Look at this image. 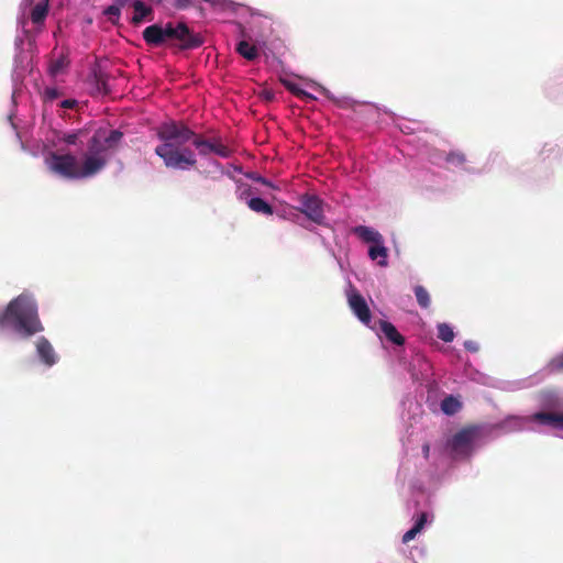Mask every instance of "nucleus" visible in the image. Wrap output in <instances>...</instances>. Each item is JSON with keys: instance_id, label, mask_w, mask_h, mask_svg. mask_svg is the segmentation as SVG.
<instances>
[{"instance_id": "bb28decb", "label": "nucleus", "mask_w": 563, "mask_h": 563, "mask_svg": "<svg viewBox=\"0 0 563 563\" xmlns=\"http://www.w3.org/2000/svg\"><path fill=\"white\" fill-rule=\"evenodd\" d=\"M212 153L222 158H228L231 156L232 151L228 145L223 144L222 142L216 141L213 142Z\"/></svg>"}, {"instance_id": "9b49d317", "label": "nucleus", "mask_w": 563, "mask_h": 563, "mask_svg": "<svg viewBox=\"0 0 563 563\" xmlns=\"http://www.w3.org/2000/svg\"><path fill=\"white\" fill-rule=\"evenodd\" d=\"M533 420L556 429H563V413L541 411L533 415Z\"/></svg>"}, {"instance_id": "5701e85b", "label": "nucleus", "mask_w": 563, "mask_h": 563, "mask_svg": "<svg viewBox=\"0 0 563 563\" xmlns=\"http://www.w3.org/2000/svg\"><path fill=\"white\" fill-rule=\"evenodd\" d=\"M67 65H68V60L66 59V57L60 56L57 59H54L49 63L48 74L52 77H56L65 69V67Z\"/></svg>"}, {"instance_id": "c9c22d12", "label": "nucleus", "mask_w": 563, "mask_h": 563, "mask_svg": "<svg viewBox=\"0 0 563 563\" xmlns=\"http://www.w3.org/2000/svg\"><path fill=\"white\" fill-rule=\"evenodd\" d=\"M120 8L124 7L130 0H113Z\"/></svg>"}, {"instance_id": "473e14b6", "label": "nucleus", "mask_w": 563, "mask_h": 563, "mask_svg": "<svg viewBox=\"0 0 563 563\" xmlns=\"http://www.w3.org/2000/svg\"><path fill=\"white\" fill-rule=\"evenodd\" d=\"M76 106L77 101L75 99H66L60 103V107L64 109H74Z\"/></svg>"}, {"instance_id": "423d86ee", "label": "nucleus", "mask_w": 563, "mask_h": 563, "mask_svg": "<svg viewBox=\"0 0 563 563\" xmlns=\"http://www.w3.org/2000/svg\"><path fill=\"white\" fill-rule=\"evenodd\" d=\"M301 212L307 216L312 222L322 224L324 221L323 202L316 195H302L300 198Z\"/></svg>"}, {"instance_id": "aec40b11", "label": "nucleus", "mask_w": 563, "mask_h": 563, "mask_svg": "<svg viewBox=\"0 0 563 563\" xmlns=\"http://www.w3.org/2000/svg\"><path fill=\"white\" fill-rule=\"evenodd\" d=\"M413 291H415V296H416L418 305L423 309L429 308L430 303H431V298H430L429 291L421 285H417L413 288Z\"/></svg>"}, {"instance_id": "1a4fd4ad", "label": "nucleus", "mask_w": 563, "mask_h": 563, "mask_svg": "<svg viewBox=\"0 0 563 563\" xmlns=\"http://www.w3.org/2000/svg\"><path fill=\"white\" fill-rule=\"evenodd\" d=\"M36 352L41 361L47 365L53 366L57 362V355L51 342L45 338L41 336L36 342Z\"/></svg>"}, {"instance_id": "2f4dec72", "label": "nucleus", "mask_w": 563, "mask_h": 563, "mask_svg": "<svg viewBox=\"0 0 563 563\" xmlns=\"http://www.w3.org/2000/svg\"><path fill=\"white\" fill-rule=\"evenodd\" d=\"M418 534L417 530L411 528L409 529L404 536H402V542L408 543L409 541L413 540L416 536Z\"/></svg>"}, {"instance_id": "72a5a7b5", "label": "nucleus", "mask_w": 563, "mask_h": 563, "mask_svg": "<svg viewBox=\"0 0 563 563\" xmlns=\"http://www.w3.org/2000/svg\"><path fill=\"white\" fill-rule=\"evenodd\" d=\"M175 8L178 10L187 9L190 5L189 0H175Z\"/></svg>"}, {"instance_id": "c85d7f7f", "label": "nucleus", "mask_w": 563, "mask_h": 563, "mask_svg": "<svg viewBox=\"0 0 563 563\" xmlns=\"http://www.w3.org/2000/svg\"><path fill=\"white\" fill-rule=\"evenodd\" d=\"M548 367L550 373H563V353L553 357Z\"/></svg>"}, {"instance_id": "6e6552de", "label": "nucleus", "mask_w": 563, "mask_h": 563, "mask_svg": "<svg viewBox=\"0 0 563 563\" xmlns=\"http://www.w3.org/2000/svg\"><path fill=\"white\" fill-rule=\"evenodd\" d=\"M478 435V429L475 427H467L456 432L451 439V449L455 452H462L472 445Z\"/></svg>"}, {"instance_id": "7ed1b4c3", "label": "nucleus", "mask_w": 563, "mask_h": 563, "mask_svg": "<svg viewBox=\"0 0 563 563\" xmlns=\"http://www.w3.org/2000/svg\"><path fill=\"white\" fill-rule=\"evenodd\" d=\"M143 38L148 45L158 47L167 43L179 51L195 49L203 44L202 36L190 30L184 22L177 24L168 22L165 26L152 24L144 29Z\"/></svg>"}, {"instance_id": "4be33fe9", "label": "nucleus", "mask_w": 563, "mask_h": 563, "mask_svg": "<svg viewBox=\"0 0 563 563\" xmlns=\"http://www.w3.org/2000/svg\"><path fill=\"white\" fill-rule=\"evenodd\" d=\"M466 161L465 154L459 151H451L445 156V162L455 167L464 166Z\"/></svg>"}, {"instance_id": "a878e982", "label": "nucleus", "mask_w": 563, "mask_h": 563, "mask_svg": "<svg viewBox=\"0 0 563 563\" xmlns=\"http://www.w3.org/2000/svg\"><path fill=\"white\" fill-rule=\"evenodd\" d=\"M85 133V129H79L74 132L63 134V136L59 140L66 144L75 145L78 139L81 137Z\"/></svg>"}, {"instance_id": "412c9836", "label": "nucleus", "mask_w": 563, "mask_h": 563, "mask_svg": "<svg viewBox=\"0 0 563 563\" xmlns=\"http://www.w3.org/2000/svg\"><path fill=\"white\" fill-rule=\"evenodd\" d=\"M284 85L292 95H295L296 97H298L300 99H303V100H314L316 99L311 93L301 89L300 86L296 82L285 81Z\"/></svg>"}, {"instance_id": "f8f14e48", "label": "nucleus", "mask_w": 563, "mask_h": 563, "mask_svg": "<svg viewBox=\"0 0 563 563\" xmlns=\"http://www.w3.org/2000/svg\"><path fill=\"white\" fill-rule=\"evenodd\" d=\"M380 331L384 333L386 339L396 345H402L405 343V338L398 332L396 327L385 320L379 321Z\"/></svg>"}, {"instance_id": "f704fd0d", "label": "nucleus", "mask_w": 563, "mask_h": 563, "mask_svg": "<svg viewBox=\"0 0 563 563\" xmlns=\"http://www.w3.org/2000/svg\"><path fill=\"white\" fill-rule=\"evenodd\" d=\"M422 453H423L424 459H429V455H430V444L429 443H424L422 445Z\"/></svg>"}, {"instance_id": "f03ea898", "label": "nucleus", "mask_w": 563, "mask_h": 563, "mask_svg": "<svg viewBox=\"0 0 563 563\" xmlns=\"http://www.w3.org/2000/svg\"><path fill=\"white\" fill-rule=\"evenodd\" d=\"M0 329H11L24 338L42 332L44 327L34 298L23 292L12 299L0 313Z\"/></svg>"}, {"instance_id": "f3484780", "label": "nucleus", "mask_w": 563, "mask_h": 563, "mask_svg": "<svg viewBox=\"0 0 563 563\" xmlns=\"http://www.w3.org/2000/svg\"><path fill=\"white\" fill-rule=\"evenodd\" d=\"M387 249L383 245V243H375L368 250V256L373 261H378L380 266L387 265Z\"/></svg>"}, {"instance_id": "39448f33", "label": "nucleus", "mask_w": 563, "mask_h": 563, "mask_svg": "<svg viewBox=\"0 0 563 563\" xmlns=\"http://www.w3.org/2000/svg\"><path fill=\"white\" fill-rule=\"evenodd\" d=\"M45 164L52 173L67 179H84L92 177L90 173L86 172V164L84 159L81 161V164H79L77 157L70 153L58 154L56 152H51L45 157Z\"/></svg>"}, {"instance_id": "f257e3e1", "label": "nucleus", "mask_w": 563, "mask_h": 563, "mask_svg": "<svg viewBox=\"0 0 563 563\" xmlns=\"http://www.w3.org/2000/svg\"><path fill=\"white\" fill-rule=\"evenodd\" d=\"M156 135L162 142L155 147V154L164 165L172 169H188L196 166L197 159L192 150L185 146L191 142L201 156L212 153L213 142L196 134L184 121L169 120L156 129Z\"/></svg>"}, {"instance_id": "20e7f679", "label": "nucleus", "mask_w": 563, "mask_h": 563, "mask_svg": "<svg viewBox=\"0 0 563 563\" xmlns=\"http://www.w3.org/2000/svg\"><path fill=\"white\" fill-rule=\"evenodd\" d=\"M123 137L119 130L107 132L103 129L97 130L87 145V152L82 159L86 164V172L92 176L101 172L108 164V151L115 150Z\"/></svg>"}, {"instance_id": "7c9ffc66", "label": "nucleus", "mask_w": 563, "mask_h": 563, "mask_svg": "<svg viewBox=\"0 0 563 563\" xmlns=\"http://www.w3.org/2000/svg\"><path fill=\"white\" fill-rule=\"evenodd\" d=\"M464 347L470 352H477L479 350L478 343L473 340H467L464 342Z\"/></svg>"}, {"instance_id": "ddd939ff", "label": "nucleus", "mask_w": 563, "mask_h": 563, "mask_svg": "<svg viewBox=\"0 0 563 563\" xmlns=\"http://www.w3.org/2000/svg\"><path fill=\"white\" fill-rule=\"evenodd\" d=\"M354 233L362 239L364 242L368 243H383V236L379 232L373 230L372 228L365 225H358L354 229Z\"/></svg>"}, {"instance_id": "2eb2a0df", "label": "nucleus", "mask_w": 563, "mask_h": 563, "mask_svg": "<svg viewBox=\"0 0 563 563\" xmlns=\"http://www.w3.org/2000/svg\"><path fill=\"white\" fill-rule=\"evenodd\" d=\"M247 206L252 211L256 213H262L266 216H272L274 213L273 207L258 197L251 198L247 201Z\"/></svg>"}, {"instance_id": "c756f323", "label": "nucleus", "mask_w": 563, "mask_h": 563, "mask_svg": "<svg viewBox=\"0 0 563 563\" xmlns=\"http://www.w3.org/2000/svg\"><path fill=\"white\" fill-rule=\"evenodd\" d=\"M426 522H427V514L421 512L412 528L416 529L417 532L419 533L423 529Z\"/></svg>"}, {"instance_id": "a211bd4d", "label": "nucleus", "mask_w": 563, "mask_h": 563, "mask_svg": "<svg viewBox=\"0 0 563 563\" xmlns=\"http://www.w3.org/2000/svg\"><path fill=\"white\" fill-rule=\"evenodd\" d=\"M462 407V404L453 396H446L441 401V410L449 416L455 415Z\"/></svg>"}, {"instance_id": "0eeeda50", "label": "nucleus", "mask_w": 563, "mask_h": 563, "mask_svg": "<svg viewBox=\"0 0 563 563\" xmlns=\"http://www.w3.org/2000/svg\"><path fill=\"white\" fill-rule=\"evenodd\" d=\"M349 306L361 322L368 325L372 319L369 307L364 297L356 290L349 295Z\"/></svg>"}, {"instance_id": "393cba45", "label": "nucleus", "mask_w": 563, "mask_h": 563, "mask_svg": "<svg viewBox=\"0 0 563 563\" xmlns=\"http://www.w3.org/2000/svg\"><path fill=\"white\" fill-rule=\"evenodd\" d=\"M103 14L108 16L111 23L117 24L121 15V8L114 3L106 8Z\"/></svg>"}, {"instance_id": "b1692460", "label": "nucleus", "mask_w": 563, "mask_h": 563, "mask_svg": "<svg viewBox=\"0 0 563 563\" xmlns=\"http://www.w3.org/2000/svg\"><path fill=\"white\" fill-rule=\"evenodd\" d=\"M438 329V338L442 340L443 342H452L454 340V331L452 327L448 323H439L437 325Z\"/></svg>"}, {"instance_id": "4c0bfd02", "label": "nucleus", "mask_w": 563, "mask_h": 563, "mask_svg": "<svg viewBox=\"0 0 563 563\" xmlns=\"http://www.w3.org/2000/svg\"><path fill=\"white\" fill-rule=\"evenodd\" d=\"M258 181H261L264 185L272 186L271 183H268L266 179H264L262 177L258 178Z\"/></svg>"}, {"instance_id": "6ab92c4d", "label": "nucleus", "mask_w": 563, "mask_h": 563, "mask_svg": "<svg viewBox=\"0 0 563 563\" xmlns=\"http://www.w3.org/2000/svg\"><path fill=\"white\" fill-rule=\"evenodd\" d=\"M95 86L98 92L102 95L110 93L108 86V76L101 70H93Z\"/></svg>"}, {"instance_id": "4468645a", "label": "nucleus", "mask_w": 563, "mask_h": 563, "mask_svg": "<svg viewBox=\"0 0 563 563\" xmlns=\"http://www.w3.org/2000/svg\"><path fill=\"white\" fill-rule=\"evenodd\" d=\"M236 52L246 60H254L258 57L256 45L251 44L247 40H242L236 44Z\"/></svg>"}, {"instance_id": "9d476101", "label": "nucleus", "mask_w": 563, "mask_h": 563, "mask_svg": "<svg viewBox=\"0 0 563 563\" xmlns=\"http://www.w3.org/2000/svg\"><path fill=\"white\" fill-rule=\"evenodd\" d=\"M132 7L134 10V15L131 19V22L134 25H139L145 20H147V21L153 20V9L150 5L145 4L143 1L135 0L132 3Z\"/></svg>"}, {"instance_id": "e433bc0d", "label": "nucleus", "mask_w": 563, "mask_h": 563, "mask_svg": "<svg viewBox=\"0 0 563 563\" xmlns=\"http://www.w3.org/2000/svg\"><path fill=\"white\" fill-rule=\"evenodd\" d=\"M264 96H265V99H266V100H272V99L274 98V95H273L272 92H269V91H266V92L264 93Z\"/></svg>"}, {"instance_id": "cd10ccee", "label": "nucleus", "mask_w": 563, "mask_h": 563, "mask_svg": "<svg viewBox=\"0 0 563 563\" xmlns=\"http://www.w3.org/2000/svg\"><path fill=\"white\" fill-rule=\"evenodd\" d=\"M60 96L62 92L55 87H46L42 92V99L44 102H52Z\"/></svg>"}, {"instance_id": "dca6fc26", "label": "nucleus", "mask_w": 563, "mask_h": 563, "mask_svg": "<svg viewBox=\"0 0 563 563\" xmlns=\"http://www.w3.org/2000/svg\"><path fill=\"white\" fill-rule=\"evenodd\" d=\"M48 13V0H41L31 11V20L34 24L44 22Z\"/></svg>"}]
</instances>
